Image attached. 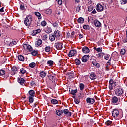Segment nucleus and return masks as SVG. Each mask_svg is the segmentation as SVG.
I'll return each mask as SVG.
<instances>
[{
    "label": "nucleus",
    "instance_id": "1",
    "mask_svg": "<svg viewBox=\"0 0 127 127\" xmlns=\"http://www.w3.org/2000/svg\"><path fill=\"white\" fill-rule=\"evenodd\" d=\"M115 94L117 95V96H121L119 99H121V101H125V99H124V97H125V95H122L123 94V90L122 88L120 87H117L116 89H115Z\"/></svg>",
    "mask_w": 127,
    "mask_h": 127
},
{
    "label": "nucleus",
    "instance_id": "2",
    "mask_svg": "<svg viewBox=\"0 0 127 127\" xmlns=\"http://www.w3.org/2000/svg\"><path fill=\"white\" fill-rule=\"evenodd\" d=\"M32 22V17L31 16H29L27 17L24 20V23L26 26H29Z\"/></svg>",
    "mask_w": 127,
    "mask_h": 127
},
{
    "label": "nucleus",
    "instance_id": "3",
    "mask_svg": "<svg viewBox=\"0 0 127 127\" xmlns=\"http://www.w3.org/2000/svg\"><path fill=\"white\" fill-rule=\"evenodd\" d=\"M23 48L24 49V50H27L28 51L30 52L33 51V50L32 47L28 44H24L23 46Z\"/></svg>",
    "mask_w": 127,
    "mask_h": 127
},
{
    "label": "nucleus",
    "instance_id": "4",
    "mask_svg": "<svg viewBox=\"0 0 127 127\" xmlns=\"http://www.w3.org/2000/svg\"><path fill=\"white\" fill-rule=\"evenodd\" d=\"M96 9L98 12H101L104 10V6L102 5L100 3H98L96 6Z\"/></svg>",
    "mask_w": 127,
    "mask_h": 127
},
{
    "label": "nucleus",
    "instance_id": "5",
    "mask_svg": "<svg viewBox=\"0 0 127 127\" xmlns=\"http://www.w3.org/2000/svg\"><path fill=\"white\" fill-rule=\"evenodd\" d=\"M55 47L56 48V49L59 50L63 47V44L59 42H58L55 43Z\"/></svg>",
    "mask_w": 127,
    "mask_h": 127
},
{
    "label": "nucleus",
    "instance_id": "6",
    "mask_svg": "<svg viewBox=\"0 0 127 127\" xmlns=\"http://www.w3.org/2000/svg\"><path fill=\"white\" fill-rule=\"evenodd\" d=\"M119 115H120V111H119V110L117 109H114L112 111L113 117L114 118H117Z\"/></svg>",
    "mask_w": 127,
    "mask_h": 127
},
{
    "label": "nucleus",
    "instance_id": "7",
    "mask_svg": "<svg viewBox=\"0 0 127 127\" xmlns=\"http://www.w3.org/2000/svg\"><path fill=\"white\" fill-rule=\"evenodd\" d=\"M75 54H77V51L76 50H72L69 52L68 56L69 57H72L74 56Z\"/></svg>",
    "mask_w": 127,
    "mask_h": 127
},
{
    "label": "nucleus",
    "instance_id": "8",
    "mask_svg": "<svg viewBox=\"0 0 127 127\" xmlns=\"http://www.w3.org/2000/svg\"><path fill=\"white\" fill-rule=\"evenodd\" d=\"M94 24L96 27H101V26H102V24L98 20H95L94 21Z\"/></svg>",
    "mask_w": 127,
    "mask_h": 127
},
{
    "label": "nucleus",
    "instance_id": "9",
    "mask_svg": "<svg viewBox=\"0 0 127 127\" xmlns=\"http://www.w3.org/2000/svg\"><path fill=\"white\" fill-rule=\"evenodd\" d=\"M86 101L88 104H94L95 103V99L88 97L86 99Z\"/></svg>",
    "mask_w": 127,
    "mask_h": 127
},
{
    "label": "nucleus",
    "instance_id": "10",
    "mask_svg": "<svg viewBox=\"0 0 127 127\" xmlns=\"http://www.w3.org/2000/svg\"><path fill=\"white\" fill-rule=\"evenodd\" d=\"M89 77L91 80H95V79H97V76H96V74L94 72H91Z\"/></svg>",
    "mask_w": 127,
    "mask_h": 127
},
{
    "label": "nucleus",
    "instance_id": "11",
    "mask_svg": "<svg viewBox=\"0 0 127 127\" xmlns=\"http://www.w3.org/2000/svg\"><path fill=\"white\" fill-rule=\"evenodd\" d=\"M119 101V98L116 96H114L112 99V103L113 104H118V102Z\"/></svg>",
    "mask_w": 127,
    "mask_h": 127
},
{
    "label": "nucleus",
    "instance_id": "12",
    "mask_svg": "<svg viewBox=\"0 0 127 127\" xmlns=\"http://www.w3.org/2000/svg\"><path fill=\"white\" fill-rule=\"evenodd\" d=\"M42 44V40L40 39H38V40L35 43L36 47H38L40 45Z\"/></svg>",
    "mask_w": 127,
    "mask_h": 127
},
{
    "label": "nucleus",
    "instance_id": "13",
    "mask_svg": "<svg viewBox=\"0 0 127 127\" xmlns=\"http://www.w3.org/2000/svg\"><path fill=\"white\" fill-rule=\"evenodd\" d=\"M53 35L56 38L59 37V36H60V32L58 31V30H55Z\"/></svg>",
    "mask_w": 127,
    "mask_h": 127
},
{
    "label": "nucleus",
    "instance_id": "14",
    "mask_svg": "<svg viewBox=\"0 0 127 127\" xmlns=\"http://www.w3.org/2000/svg\"><path fill=\"white\" fill-rule=\"evenodd\" d=\"M82 52L83 53H89V52H90V49L87 47H84L82 48Z\"/></svg>",
    "mask_w": 127,
    "mask_h": 127
},
{
    "label": "nucleus",
    "instance_id": "15",
    "mask_svg": "<svg viewBox=\"0 0 127 127\" xmlns=\"http://www.w3.org/2000/svg\"><path fill=\"white\" fill-rule=\"evenodd\" d=\"M88 58H89V55H84L82 58V61L83 62H87Z\"/></svg>",
    "mask_w": 127,
    "mask_h": 127
},
{
    "label": "nucleus",
    "instance_id": "16",
    "mask_svg": "<svg viewBox=\"0 0 127 127\" xmlns=\"http://www.w3.org/2000/svg\"><path fill=\"white\" fill-rule=\"evenodd\" d=\"M49 79L50 81H52L53 82H55V75H51L49 76Z\"/></svg>",
    "mask_w": 127,
    "mask_h": 127
},
{
    "label": "nucleus",
    "instance_id": "17",
    "mask_svg": "<svg viewBox=\"0 0 127 127\" xmlns=\"http://www.w3.org/2000/svg\"><path fill=\"white\" fill-rule=\"evenodd\" d=\"M56 114L57 116H61L63 114V110H57L56 111Z\"/></svg>",
    "mask_w": 127,
    "mask_h": 127
},
{
    "label": "nucleus",
    "instance_id": "18",
    "mask_svg": "<svg viewBox=\"0 0 127 127\" xmlns=\"http://www.w3.org/2000/svg\"><path fill=\"white\" fill-rule=\"evenodd\" d=\"M45 32L48 34L51 33V32H52V29L49 27H47L45 29Z\"/></svg>",
    "mask_w": 127,
    "mask_h": 127
},
{
    "label": "nucleus",
    "instance_id": "19",
    "mask_svg": "<svg viewBox=\"0 0 127 127\" xmlns=\"http://www.w3.org/2000/svg\"><path fill=\"white\" fill-rule=\"evenodd\" d=\"M92 64L94 67H96V68H100V64H99V63L93 61Z\"/></svg>",
    "mask_w": 127,
    "mask_h": 127
},
{
    "label": "nucleus",
    "instance_id": "20",
    "mask_svg": "<svg viewBox=\"0 0 127 127\" xmlns=\"http://www.w3.org/2000/svg\"><path fill=\"white\" fill-rule=\"evenodd\" d=\"M18 82L19 83V84H21V85H22L23 84H24V79L22 78H19L18 79Z\"/></svg>",
    "mask_w": 127,
    "mask_h": 127
},
{
    "label": "nucleus",
    "instance_id": "21",
    "mask_svg": "<svg viewBox=\"0 0 127 127\" xmlns=\"http://www.w3.org/2000/svg\"><path fill=\"white\" fill-rule=\"evenodd\" d=\"M49 39L50 41H54L55 40V36L54 34H51L49 36Z\"/></svg>",
    "mask_w": 127,
    "mask_h": 127
},
{
    "label": "nucleus",
    "instance_id": "22",
    "mask_svg": "<svg viewBox=\"0 0 127 127\" xmlns=\"http://www.w3.org/2000/svg\"><path fill=\"white\" fill-rule=\"evenodd\" d=\"M40 76L41 78H44L46 76V73L44 71H41L40 73Z\"/></svg>",
    "mask_w": 127,
    "mask_h": 127
},
{
    "label": "nucleus",
    "instance_id": "23",
    "mask_svg": "<svg viewBox=\"0 0 127 127\" xmlns=\"http://www.w3.org/2000/svg\"><path fill=\"white\" fill-rule=\"evenodd\" d=\"M29 94L31 97H34V95H35V92L33 90H31L29 91Z\"/></svg>",
    "mask_w": 127,
    "mask_h": 127
},
{
    "label": "nucleus",
    "instance_id": "24",
    "mask_svg": "<svg viewBox=\"0 0 127 127\" xmlns=\"http://www.w3.org/2000/svg\"><path fill=\"white\" fill-rule=\"evenodd\" d=\"M94 50H96V51H97V52H102V47H94Z\"/></svg>",
    "mask_w": 127,
    "mask_h": 127
},
{
    "label": "nucleus",
    "instance_id": "25",
    "mask_svg": "<svg viewBox=\"0 0 127 127\" xmlns=\"http://www.w3.org/2000/svg\"><path fill=\"white\" fill-rule=\"evenodd\" d=\"M35 14L36 16H37L38 19H41V15L40 14V13L38 12H35Z\"/></svg>",
    "mask_w": 127,
    "mask_h": 127
},
{
    "label": "nucleus",
    "instance_id": "26",
    "mask_svg": "<svg viewBox=\"0 0 127 127\" xmlns=\"http://www.w3.org/2000/svg\"><path fill=\"white\" fill-rule=\"evenodd\" d=\"M45 12L46 14L50 15L52 13V10L50 9H48L45 10Z\"/></svg>",
    "mask_w": 127,
    "mask_h": 127
},
{
    "label": "nucleus",
    "instance_id": "27",
    "mask_svg": "<svg viewBox=\"0 0 127 127\" xmlns=\"http://www.w3.org/2000/svg\"><path fill=\"white\" fill-rule=\"evenodd\" d=\"M18 58L20 61H24V57L21 55H19Z\"/></svg>",
    "mask_w": 127,
    "mask_h": 127
},
{
    "label": "nucleus",
    "instance_id": "28",
    "mask_svg": "<svg viewBox=\"0 0 127 127\" xmlns=\"http://www.w3.org/2000/svg\"><path fill=\"white\" fill-rule=\"evenodd\" d=\"M40 31H41L40 29H37V30H35V34L32 33V35H33V36H34L35 35H36V34H37V33H40Z\"/></svg>",
    "mask_w": 127,
    "mask_h": 127
},
{
    "label": "nucleus",
    "instance_id": "29",
    "mask_svg": "<svg viewBox=\"0 0 127 127\" xmlns=\"http://www.w3.org/2000/svg\"><path fill=\"white\" fill-rule=\"evenodd\" d=\"M35 66H36V64H35L34 62L31 63L29 64V67H30V68H34Z\"/></svg>",
    "mask_w": 127,
    "mask_h": 127
},
{
    "label": "nucleus",
    "instance_id": "30",
    "mask_svg": "<svg viewBox=\"0 0 127 127\" xmlns=\"http://www.w3.org/2000/svg\"><path fill=\"white\" fill-rule=\"evenodd\" d=\"M77 21L78 23H84V18L80 17L78 19Z\"/></svg>",
    "mask_w": 127,
    "mask_h": 127
},
{
    "label": "nucleus",
    "instance_id": "31",
    "mask_svg": "<svg viewBox=\"0 0 127 127\" xmlns=\"http://www.w3.org/2000/svg\"><path fill=\"white\" fill-rule=\"evenodd\" d=\"M116 82H114L112 85H109V87L110 90H113V87H116Z\"/></svg>",
    "mask_w": 127,
    "mask_h": 127
},
{
    "label": "nucleus",
    "instance_id": "32",
    "mask_svg": "<svg viewBox=\"0 0 127 127\" xmlns=\"http://www.w3.org/2000/svg\"><path fill=\"white\" fill-rule=\"evenodd\" d=\"M58 102V101L56 99H52L51 100V103L52 104H53V105H56V104H57Z\"/></svg>",
    "mask_w": 127,
    "mask_h": 127
},
{
    "label": "nucleus",
    "instance_id": "33",
    "mask_svg": "<svg viewBox=\"0 0 127 127\" xmlns=\"http://www.w3.org/2000/svg\"><path fill=\"white\" fill-rule=\"evenodd\" d=\"M87 6L88 8V11H92L94 8V7L92 6V5H88Z\"/></svg>",
    "mask_w": 127,
    "mask_h": 127
},
{
    "label": "nucleus",
    "instance_id": "34",
    "mask_svg": "<svg viewBox=\"0 0 127 127\" xmlns=\"http://www.w3.org/2000/svg\"><path fill=\"white\" fill-rule=\"evenodd\" d=\"M126 54V50L125 49H122L120 51V54L121 55H125Z\"/></svg>",
    "mask_w": 127,
    "mask_h": 127
},
{
    "label": "nucleus",
    "instance_id": "35",
    "mask_svg": "<svg viewBox=\"0 0 127 127\" xmlns=\"http://www.w3.org/2000/svg\"><path fill=\"white\" fill-rule=\"evenodd\" d=\"M79 87L81 91H83L85 88V85H84L83 83H81L79 85Z\"/></svg>",
    "mask_w": 127,
    "mask_h": 127
},
{
    "label": "nucleus",
    "instance_id": "36",
    "mask_svg": "<svg viewBox=\"0 0 127 127\" xmlns=\"http://www.w3.org/2000/svg\"><path fill=\"white\" fill-rule=\"evenodd\" d=\"M75 63L76 65H80V64H81V61H80V60L78 59H76Z\"/></svg>",
    "mask_w": 127,
    "mask_h": 127
},
{
    "label": "nucleus",
    "instance_id": "37",
    "mask_svg": "<svg viewBox=\"0 0 127 127\" xmlns=\"http://www.w3.org/2000/svg\"><path fill=\"white\" fill-rule=\"evenodd\" d=\"M47 64L49 66H52L53 65V61L51 60L48 61Z\"/></svg>",
    "mask_w": 127,
    "mask_h": 127
},
{
    "label": "nucleus",
    "instance_id": "38",
    "mask_svg": "<svg viewBox=\"0 0 127 127\" xmlns=\"http://www.w3.org/2000/svg\"><path fill=\"white\" fill-rule=\"evenodd\" d=\"M120 2L122 5L127 4V0H120Z\"/></svg>",
    "mask_w": 127,
    "mask_h": 127
},
{
    "label": "nucleus",
    "instance_id": "39",
    "mask_svg": "<svg viewBox=\"0 0 127 127\" xmlns=\"http://www.w3.org/2000/svg\"><path fill=\"white\" fill-rule=\"evenodd\" d=\"M50 49H51V48L49 46H47L45 48L46 52H49V51H50Z\"/></svg>",
    "mask_w": 127,
    "mask_h": 127
},
{
    "label": "nucleus",
    "instance_id": "40",
    "mask_svg": "<svg viewBox=\"0 0 127 127\" xmlns=\"http://www.w3.org/2000/svg\"><path fill=\"white\" fill-rule=\"evenodd\" d=\"M5 74V71L3 70H0V76H3V75Z\"/></svg>",
    "mask_w": 127,
    "mask_h": 127
},
{
    "label": "nucleus",
    "instance_id": "41",
    "mask_svg": "<svg viewBox=\"0 0 127 127\" xmlns=\"http://www.w3.org/2000/svg\"><path fill=\"white\" fill-rule=\"evenodd\" d=\"M98 57H100V58H102L104 56V53L100 52L99 54H97Z\"/></svg>",
    "mask_w": 127,
    "mask_h": 127
},
{
    "label": "nucleus",
    "instance_id": "42",
    "mask_svg": "<svg viewBox=\"0 0 127 127\" xmlns=\"http://www.w3.org/2000/svg\"><path fill=\"white\" fill-rule=\"evenodd\" d=\"M83 27L84 29H90V26L88 25H84Z\"/></svg>",
    "mask_w": 127,
    "mask_h": 127
},
{
    "label": "nucleus",
    "instance_id": "43",
    "mask_svg": "<svg viewBox=\"0 0 127 127\" xmlns=\"http://www.w3.org/2000/svg\"><path fill=\"white\" fill-rule=\"evenodd\" d=\"M20 73H21V74H25V73H26V70L23 68H21L20 69Z\"/></svg>",
    "mask_w": 127,
    "mask_h": 127
},
{
    "label": "nucleus",
    "instance_id": "44",
    "mask_svg": "<svg viewBox=\"0 0 127 127\" xmlns=\"http://www.w3.org/2000/svg\"><path fill=\"white\" fill-rule=\"evenodd\" d=\"M29 100L30 103H33L34 99L32 96H29Z\"/></svg>",
    "mask_w": 127,
    "mask_h": 127
},
{
    "label": "nucleus",
    "instance_id": "45",
    "mask_svg": "<svg viewBox=\"0 0 127 127\" xmlns=\"http://www.w3.org/2000/svg\"><path fill=\"white\" fill-rule=\"evenodd\" d=\"M78 92V90L77 89L74 90H72L71 92V94L72 95H75L76 93H77Z\"/></svg>",
    "mask_w": 127,
    "mask_h": 127
},
{
    "label": "nucleus",
    "instance_id": "46",
    "mask_svg": "<svg viewBox=\"0 0 127 127\" xmlns=\"http://www.w3.org/2000/svg\"><path fill=\"white\" fill-rule=\"evenodd\" d=\"M31 54L33 56H35L37 54V51L34 50L31 52Z\"/></svg>",
    "mask_w": 127,
    "mask_h": 127
},
{
    "label": "nucleus",
    "instance_id": "47",
    "mask_svg": "<svg viewBox=\"0 0 127 127\" xmlns=\"http://www.w3.org/2000/svg\"><path fill=\"white\" fill-rule=\"evenodd\" d=\"M105 124L107 126H110L112 124V122L110 120H108L105 122Z\"/></svg>",
    "mask_w": 127,
    "mask_h": 127
},
{
    "label": "nucleus",
    "instance_id": "48",
    "mask_svg": "<svg viewBox=\"0 0 127 127\" xmlns=\"http://www.w3.org/2000/svg\"><path fill=\"white\" fill-rule=\"evenodd\" d=\"M81 10V6H78L76 8V12H80Z\"/></svg>",
    "mask_w": 127,
    "mask_h": 127
},
{
    "label": "nucleus",
    "instance_id": "49",
    "mask_svg": "<svg viewBox=\"0 0 127 127\" xmlns=\"http://www.w3.org/2000/svg\"><path fill=\"white\" fill-rule=\"evenodd\" d=\"M16 43H17L16 41H13L10 43V45H12V46L15 45H16Z\"/></svg>",
    "mask_w": 127,
    "mask_h": 127
},
{
    "label": "nucleus",
    "instance_id": "50",
    "mask_svg": "<svg viewBox=\"0 0 127 127\" xmlns=\"http://www.w3.org/2000/svg\"><path fill=\"white\" fill-rule=\"evenodd\" d=\"M12 71L13 72H16V71H17V68L15 66H13L12 68Z\"/></svg>",
    "mask_w": 127,
    "mask_h": 127
},
{
    "label": "nucleus",
    "instance_id": "51",
    "mask_svg": "<svg viewBox=\"0 0 127 127\" xmlns=\"http://www.w3.org/2000/svg\"><path fill=\"white\" fill-rule=\"evenodd\" d=\"M57 1L58 4L61 5L62 4V0H56Z\"/></svg>",
    "mask_w": 127,
    "mask_h": 127
},
{
    "label": "nucleus",
    "instance_id": "52",
    "mask_svg": "<svg viewBox=\"0 0 127 127\" xmlns=\"http://www.w3.org/2000/svg\"><path fill=\"white\" fill-rule=\"evenodd\" d=\"M91 4V5H90ZM87 6L88 5H92V0H88L87 1Z\"/></svg>",
    "mask_w": 127,
    "mask_h": 127
},
{
    "label": "nucleus",
    "instance_id": "53",
    "mask_svg": "<svg viewBox=\"0 0 127 127\" xmlns=\"http://www.w3.org/2000/svg\"><path fill=\"white\" fill-rule=\"evenodd\" d=\"M104 58L105 59H106V60H109V55L108 54H106L104 56Z\"/></svg>",
    "mask_w": 127,
    "mask_h": 127
},
{
    "label": "nucleus",
    "instance_id": "54",
    "mask_svg": "<svg viewBox=\"0 0 127 127\" xmlns=\"http://www.w3.org/2000/svg\"><path fill=\"white\" fill-rule=\"evenodd\" d=\"M46 22H45V21H43L41 22V25L42 26H45V25H46Z\"/></svg>",
    "mask_w": 127,
    "mask_h": 127
},
{
    "label": "nucleus",
    "instance_id": "55",
    "mask_svg": "<svg viewBox=\"0 0 127 127\" xmlns=\"http://www.w3.org/2000/svg\"><path fill=\"white\" fill-rule=\"evenodd\" d=\"M53 26L54 27H58V24L56 22L53 24Z\"/></svg>",
    "mask_w": 127,
    "mask_h": 127
},
{
    "label": "nucleus",
    "instance_id": "56",
    "mask_svg": "<svg viewBox=\"0 0 127 127\" xmlns=\"http://www.w3.org/2000/svg\"><path fill=\"white\" fill-rule=\"evenodd\" d=\"M68 112H69V110L67 109H65L64 110V114H65V115H66Z\"/></svg>",
    "mask_w": 127,
    "mask_h": 127
},
{
    "label": "nucleus",
    "instance_id": "57",
    "mask_svg": "<svg viewBox=\"0 0 127 127\" xmlns=\"http://www.w3.org/2000/svg\"><path fill=\"white\" fill-rule=\"evenodd\" d=\"M74 102H75V104H79L80 103V100L78 99H75L74 100Z\"/></svg>",
    "mask_w": 127,
    "mask_h": 127
},
{
    "label": "nucleus",
    "instance_id": "58",
    "mask_svg": "<svg viewBox=\"0 0 127 127\" xmlns=\"http://www.w3.org/2000/svg\"><path fill=\"white\" fill-rule=\"evenodd\" d=\"M66 116H67V117H71V116H72V113H71V112H68Z\"/></svg>",
    "mask_w": 127,
    "mask_h": 127
},
{
    "label": "nucleus",
    "instance_id": "59",
    "mask_svg": "<svg viewBox=\"0 0 127 127\" xmlns=\"http://www.w3.org/2000/svg\"><path fill=\"white\" fill-rule=\"evenodd\" d=\"M83 97L84 95L82 93H80L79 94V98H80V99H82V98H83Z\"/></svg>",
    "mask_w": 127,
    "mask_h": 127
},
{
    "label": "nucleus",
    "instance_id": "60",
    "mask_svg": "<svg viewBox=\"0 0 127 127\" xmlns=\"http://www.w3.org/2000/svg\"><path fill=\"white\" fill-rule=\"evenodd\" d=\"M123 41L124 43H126V42H127V37L125 38L124 39H123Z\"/></svg>",
    "mask_w": 127,
    "mask_h": 127
},
{
    "label": "nucleus",
    "instance_id": "61",
    "mask_svg": "<svg viewBox=\"0 0 127 127\" xmlns=\"http://www.w3.org/2000/svg\"><path fill=\"white\" fill-rule=\"evenodd\" d=\"M113 83H114V81H113V80L111 79L109 81V85H112Z\"/></svg>",
    "mask_w": 127,
    "mask_h": 127
},
{
    "label": "nucleus",
    "instance_id": "62",
    "mask_svg": "<svg viewBox=\"0 0 127 127\" xmlns=\"http://www.w3.org/2000/svg\"><path fill=\"white\" fill-rule=\"evenodd\" d=\"M20 7L22 9V10H23V9H24V6L23 5H20Z\"/></svg>",
    "mask_w": 127,
    "mask_h": 127
},
{
    "label": "nucleus",
    "instance_id": "63",
    "mask_svg": "<svg viewBox=\"0 0 127 127\" xmlns=\"http://www.w3.org/2000/svg\"><path fill=\"white\" fill-rule=\"evenodd\" d=\"M83 37H84V36H83V35L80 34V35H79V38L80 39H81V38H83Z\"/></svg>",
    "mask_w": 127,
    "mask_h": 127
},
{
    "label": "nucleus",
    "instance_id": "64",
    "mask_svg": "<svg viewBox=\"0 0 127 127\" xmlns=\"http://www.w3.org/2000/svg\"><path fill=\"white\" fill-rule=\"evenodd\" d=\"M43 38H44V39H47V35H45L43 36Z\"/></svg>",
    "mask_w": 127,
    "mask_h": 127
}]
</instances>
